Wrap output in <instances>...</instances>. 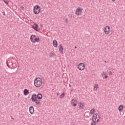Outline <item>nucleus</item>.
<instances>
[{
    "label": "nucleus",
    "instance_id": "obj_1",
    "mask_svg": "<svg viewBox=\"0 0 125 125\" xmlns=\"http://www.w3.org/2000/svg\"><path fill=\"white\" fill-rule=\"evenodd\" d=\"M42 80L40 77L36 78L34 81V85L36 88H40L42 85Z\"/></svg>",
    "mask_w": 125,
    "mask_h": 125
},
{
    "label": "nucleus",
    "instance_id": "obj_2",
    "mask_svg": "<svg viewBox=\"0 0 125 125\" xmlns=\"http://www.w3.org/2000/svg\"><path fill=\"white\" fill-rule=\"evenodd\" d=\"M30 40L33 43L39 42L40 41L39 38H37L35 35L30 36Z\"/></svg>",
    "mask_w": 125,
    "mask_h": 125
},
{
    "label": "nucleus",
    "instance_id": "obj_3",
    "mask_svg": "<svg viewBox=\"0 0 125 125\" xmlns=\"http://www.w3.org/2000/svg\"><path fill=\"white\" fill-rule=\"evenodd\" d=\"M100 119V116L98 113H95L92 115V120L95 123H98Z\"/></svg>",
    "mask_w": 125,
    "mask_h": 125
},
{
    "label": "nucleus",
    "instance_id": "obj_4",
    "mask_svg": "<svg viewBox=\"0 0 125 125\" xmlns=\"http://www.w3.org/2000/svg\"><path fill=\"white\" fill-rule=\"evenodd\" d=\"M103 30H104V33L106 35L109 34L112 31L111 28L110 26L109 25L105 26L103 29Z\"/></svg>",
    "mask_w": 125,
    "mask_h": 125
},
{
    "label": "nucleus",
    "instance_id": "obj_5",
    "mask_svg": "<svg viewBox=\"0 0 125 125\" xmlns=\"http://www.w3.org/2000/svg\"><path fill=\"white\" fill-rule=\"evenodd\" d=\"M33 13L35 15H38L41 11V7L39 5H35L33 8Z\"/></svg>",
    "mask_w": 125,
    "mask_h": 125
},
{
    "label": "nucleus",
    "instance_id": "obj_6",
    "mask_svg": "<svg viewBox=\"0 0 125 125\" xmlns=\"http://www.w3.org/2000/svg\"><path fill=\"white\" fill-rule=\"evenodd\" d=\"M83 9L81 7H78L75 11V14L78 16L83 15Z\"/></svg>",
    "mask_w": 125,
    "mask_h": 125
},
{
    "label": "nucleus",
    "instance_id": "obj_7",
    "mask_svg": "<svg viewBox=\"0 0 125 125\" xmlns=\"http://www.w3.org/2000/svg\"><path fill=\"white\" fill-rule=\"evenodd\" d=\"M71 105L73 107H76L78 105V100L76 98L73 99L71 101Z\"/></svg>",
    "mask_w": 125,
    "mask_h": 125
},
{
    "label": "nucleus",
    "instance_id": "obj_8",
    "mask_svg": "<svg viewBox=\"0 0 125 125\" xmlns=\"http://www.w3.org/2000/svg\"><path fill=\"white\" fill-rule=\"evenodd\" d=\"M78 68L81 71H83L85 68V65L84 63H80L78 65Z\"/></svg>",
    "mask_w": 125,
    "mask_h": 125
},
{
    "label": "nucleus",
    "instance_id": "obj_9",
    "mask_svg": "<svg viewBox=\"0 0 125 125\" xmlns=\"http://www.w3.org/2000/svg\"><path fill=\"white\" fill-rule=\"evenodd\" d=\"M32 27L36 32L40 31V28H39V25L37 24H36V23L32 25Z\"/></svg>",
    "mask_w": 125,
    "mask_h": 125
},
{
    "label": "nucleus",
    "instance_id": "obj_10",
    "mask_svg": "<svg viewBox=\"0 0 125 125\" xmlns=\"http://www.w3.org/2000/svg\"><path fill=\"white\" fill-rule=\"evenodd\" d=\"M37 99V95L36 94H33L31 95V100L32 102H35L36 100Z\"/></svg>",
    "mask_w": 125,
    "mask_h": 125
},
{
    "label": "nucleus",
    "instance_id": "obj_11",
    "mask_svg": "<svg viewBox=\"0 0 125 125\" xmlns=\"http://www.w3.org/2000/svg\"><path fill=\"white\" fill-rule=\"evenodd\" d=\"M63 50H64V48H63V47L62 45V44L59 45V51H60L62 54H64Z\"/></svg>",
    "mask_w": 125,
    "mask_h": 125
},
{
    "label": "nucleus",
    "instance_id": "obj_12",
    "mask_svg": "<svg viewBox=\"0 0 125 125\" xmlns=\"http://www.w3.org/2000/svg\"><path fill=\"white\" fill-rule=\"evenodd\" d=\"M29 113L33 115L34 113V108L33 106H31L29 107Z\"/></svg>",
    "mask_w": 125,
    "mask_h": 125
},
{
    "label": "nucleus",
    "instance_id": "obj_13",
    "mask_svg": "<svg viewBox=\"0 0 125 125\" xmlns=\"http://www.w3.org/2000/svg\"><path fill=\"white\" fill-rule=\"evenodd\" d=\"M102 76L103 79H107L108 77V75H106V72H103L102 73Z\"/></svg>",
    "mask_w": 125,
    "mask_h": 125
},
{
    "label": "nucleus",
    "instance_id": "obj_14",
    "mask_svg": "<svg viewBox=\"0 0 125 125\" xmlns=\"http://www.w3.org/2000/svg\"><path fill=\"white\" fill-rule=\"evenodd\" d=\"M23 95L25 96H27V95H28V94H29V89H24L23 90Z\"/></svg>",
    "mask_w": 125,
    "mask_h": 125
},
{
    "label": "nucleus",
    "instance_id": "obj_15",
    "mask_svg": "<svg viewBox=\"0 0 125 125\" xmlns=\"http://www.w3.org/2000/svg\"><path fill=\"white\" fill-rule=\"evenodd\" d=\"M78 107H79V109H80V110H82V109H83L84 108L83 104L81 102H80L78 104Z\"/></svg>",
    "mask_w": 125,
    "mask_h": 125
},
{
    "label": "nucleus",
    "instance_id": "obj_16",
    "mask_svg": "<svg viewBox=\"0 0 125 125\" xmlns=\"http://www.w3.org/2000/svg\"><path fill=\"white\" fill-rule=\"evenodd\" d=\"M53 45L54 47L56 48L58 46V42L56 40H54L53 41Z\"/></svg>",
    "mask_w": 125,
    "mask_h": 125
},
{
    "label": "nucleus",
    "instance_id": "obj_17",
    "mask_svg": "<svg viewBox=\"0 0 125 125\" xmlns=\"http://www.w3.org/2000/svg\"><path fill=\"white\" fill-rule=\"evenodd\" d=\"M124 107L123 105H120L118 107V111L119 112H122L124 110Z\"/></svg>",
    "mask_w": 125,
    "mask_h": 125
},
{
    "label": "nucleus",
    "instance_id": "obj_18",
    "mask_svg": "<svg viewBox=\"0 0 125 125\" xmlns=\"http://www.w3.org/2000/svg\"><path fill=\"white\" fill-rule=\"evenodd\" d=\"M95 109L94 108H91L90 110V115H95Z\"/></svg>",
    "mask_w": 125,
    "mask_h": 125
},
{
    "label": "nucleus",
    "instance_id": "obj_19",
    "mask_svg": "<svg viewBox=\"0 0 125 125\" xmlns=\"http://www.w3.org/2000/svg\"><path fill=\"white\" fill-rule=\"evenodd\" d=\"M37 99H39V100H41V99H42V96L41 94H38L37 95Z\"/></svg>",
    "mask_w": 125,
    "mask_h": 125
},
{
    "label": "nucleus",
    "instance_id": "obj_20",
    "mask_svg": "<svg viewBox=\"0 0 125 125\" xmlns=\"http://www.w3.org/2000/svg\"><path fill=\"white\" fill-rule=\"evenodd\" d=\"M98 88H99L98 84H95L94 85V91H97L98 90Z\"/></svg>",
    "mask_w": 125,
    "mask_h": 125
},
{
    "label": "nucleus",
    "instance_id": "obj_21",
    "mask_svg": "<svg viewBox=\"0 0 125 125\" xmlns=\"http://www.w3.org/2000/svg\"><path fill=\"white\" fill-rule=\"evenodd\" d=\"M35 102L36 105H39V104H40V103H41V100L37 99Z\"/></svg>",
    "mask_w": 125,
    "mask_h": 125
},
{
    "label": "nucleus",
    "instance_id": "obj_22",
    "mask_svg": "<svg viewBox=\"0 0 125 125\" xmlns=\"http://www.w3.org/2000/svg\"><path fill=\"white\" fill-rule=\"evenodd\" d=\"M54 51H51L50 54H49V57H53L54 56Z\"/></svg>",
    "mask_w": 125,
    "mask_h": 125
},
{
    "label": "nucleus",
    "instance_id": "obj_23",
    "mask_svg": "<svg viewBox=\"0 0 125 125\" xmlns=\"http://www.w3.org/2000/svg\"><path fill=\"white\" fill-rule=\"evenodd\" d=\"M65 95V94L64 93H62L60 96V98L62 99V98H63V97H64Z\"/></svg>",
    "mask_w": 125,
    "mask_h": 125
},
{
    "label": "nucleus",
    "instance_id": "obj_24",
    "mask_svg": "<svg viewBox=\"0 0 125 125\" xmlns=\"http://www.w3.org/2000/svg\"><path fill=\"white\" fill-rule=\"evenodd\" d=\"M20 9H21V10H22L24 9V6L22 5H20Z\"/></svg>",
    "mask_w": 125,
    "mask_h": 125
},
{
    "label": "nucleus",
    "instance_id": "obj_25",
    "mask_svg": "<svg viewBox=\"0 0 125 125\" xmlns=\"http://www.w3.org/2000/svg\"><path fill=\"white\" fill-rule=\"evenodd\" d=\"M96 123L97 122H95L94 121H93L91 123V125H97Z\"/></svg>",
    "mask_w": 125,
    "mask_h": 125
},
{
    "label": "nucleus",
    "instance_id": "obj_26",
    "mask_svg": "<svg viewBox=\"0 0 125 125\" xmlns=\"http://www.w3.org/2000/svg\"><path fill=\"white\" fill-rule=\"evenodd\" d=\"M108 75H112L113 74V73H112V71H108Z\"/></svg>",
    "mask_w": 125,
    "mask_h": 125
},
{
    "label": "nucleus",
    "instance_id": "obj_27",
    "mask_svg": "<svg viewBox=\"0 0 125 125\" xmlns=\"http://www.w3.org/2000/svg\"><path fill=\"white\" fill-rule=\"evenodd\" d=\"M8 0H3V2L6 4H8V2L7 1Z\"/></svg>",
    "mask_w": 125,
    "mask_h": 125
},
{
    "label": "nucleus",
    "instance_id": "obj_28",
    "mask_svg": "<svg viewBox=\"0 0 125 125\" xmlns=\"http://www.w3.org/2000/svg\"><path fill=\"white\" fill-rule=\"evenodd\" d=\"M6 64L8 67H10L9 62H6Z\"/></svg>",
    "mask_w": 125,
    "mask_h": 125
},
{
    "label": "nucleus",
    "instance_id": "obj_29",
    "mask_svg": "<svg viewBox=\"0 0 125 125\" xmlns=\"http://www.w3.org/2000/svg\"><path fill=\"white\" fill-rule=\"evenodd\" d=\"M113 2H115L116 1H118V0H111Z\"/></svg>",
    "mask_w": 125,
    "mask_h": 125
},
{
    "label": "nucleus",
    "instance_id": "obj_30",
    "mask_svg": "<svg viewBox=\"0 0 125 125\" xmlns=\"http://www.w3.org/2000/svg\"><path fill=\"white\" fill-rule=\"evenodd\" d=\"M89 116H88L87 115H86V118H89Z\"/></svg>",
    "mask_w": 125,
    "mask_h": 125
},
{
    "label": "nucleus",
    "instance_id": "obj_31",
    "mask_svg": "<svg viewBox=\"0 0 125 125\" xmlns=\"http://www.w3.org/2000/svg\"><path fill=\"white\" fill-rule=\"evenodd\" d=\"M40 26L42 27V24L40 25Z\"/></svg>",
    "mask_w": 125,
    "mask_h": 125
},
{
    "label": "nucleus",
    "instance_id": "obj_32",
    "mask_svg": "<svg viewBox=\"0 0 125 125\" xmlns=\"http://www.w3.org/2000/svg\"><path fill=\"white\" fill-rule=\"evenodd\" d=\"M9 63H10L11 65L13 64L12 62H9Z\"/></svg>",
    "mask_w": 125,
    "mask_h": 125
},
{
    "label": "nucleus",
    "instance_id": "obj_33",
    "mask_svg": "<svg viewBox=\"0 0 125 125\" xmlns=\"http://www.w3.org/2000/svg\"><path fill=\"white\" fill-rule=\"evenodd\" d=\"M75 48H77V46H75Z\"/></svg>",
    "mask_w": 125,
    "mask_h": 125
},
{
    "label": "nucleus",
    "instance_id": "obj_34",
    "mask_svg": "<svg viewBox=\"0 0 125 125\" xmlns=\"http://www.w3.org/2000/svg\"><path fill=\"white\" fill-rule=\"evenodd\" d=\"M59 93H58V94H57V95H59Z\"/></svg>",
    "mask_w": 125,
    "mask_h": 125
}]
</instances>
